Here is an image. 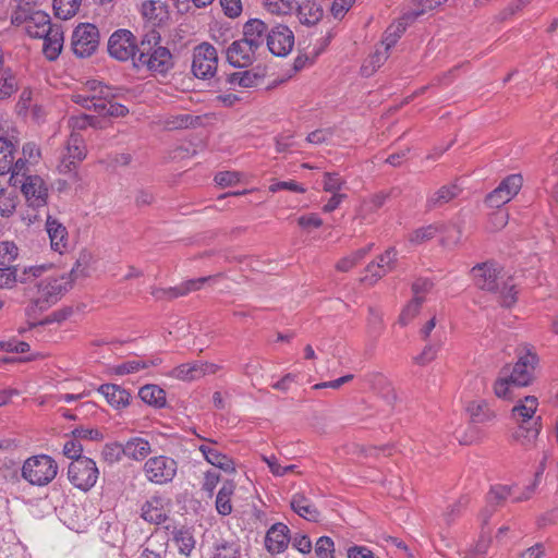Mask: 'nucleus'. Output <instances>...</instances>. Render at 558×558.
Masks as SVG:
<instances>
[{"instance_id":"obj_1","label":"nucleus","mask_w":558,"mask_h":558,"mask_svg":"<svg viewBox=\"0 0 558 558\" xmlns=\"http://www.w3.org/2000/svg\"><path fill=\"white\" fill-rule=\"evenodd\" d=\"M47 265H35L25 269L27 279L33 278V283L27 289V298L31 308L34 311H47L59 302L71 289L70 275L60 272L47 274Z\"/></svg>"},{"instance_id":"obj_2","label":"nucleus","mask_w":558,"mask_h":558,"mask_svg":"<svg viewBox=\"0 0 558 558\" xmlns=\"http://www.w3.org/2000/svg\"><path fill=\"white\" fill-rule=\"evenodd\" d=\"M111 88L97 80H88L72 95V100L85 109H94L101 116L124 117L125 106L111 100Z\"/></svg>"},{"instance_id":"obj_3","label":"nucleus","mask_w":558,"mask_h":558,"mask_svg":"<svg viewBox=\"0 0 558 558\" xmlns=\"http://www.w3.org/2000/svg\"><path fill=\"white\" fill-rule=\"evenodd\" d=\"M159 32L145 34L142 39V64L153 76L166 75L173 66V57L167 47L159 46Z\"/></svg>"},{"instance_id":"obj_4","label":"nucleus","mask_w":558,"mask_h":558,"mask_svg":"<svg viewBox=\"0 0 558 558\" xmlns=\"http://www.w3.org/2000/svg\"><path fill=\"white\" fill-rule=\"evenodd\" d=\"M58 469V463L50 456L36 454L24 461L21 476L28 484L43 487L56 478Z\"/></svg>"},{"instance_id":"obj_5","label":"nucleus","mask_w":558,"mask_h":558,"mask_svg":"<svg viewBox=\"0 0 558 558\" xmlns=\"http://www.w3.org/2000/svg\"><path fill=\"white\" fill-rule=\"evenodd\" d=\"M137 37L126 28L114 31L108 39L109 56L120 62L131 61L135 64V57L138 51Z\"/></svg>"},{"instance_id":"obj_6","label":"nucleus","mask_w":558,"mask_h":558,"mask_svg":"<svg viewBox=\"0 0 558 558\" xmlns=\"http://www.w3.org/2000/svg\"><path fill=\"white\" fill-rule=\"evenodd\" d=\"M99 476L96 462L87 457L78 458L72 461L68 468L69 481L83 492L89 490L95 486Z\"/></svg>"},{"instance_id":"obj_7","label":"nucleus","mask_w":558,"mask_h":558,"mask_svg":"<svg viewBox=\"0 0 558 558\" xmlns=\"http://www.w3.org/2000/svg\"><path fill=\"white\" fill-rule=\"evenodd\" d=\"M218 68L216 48L209 43H202L193 49L192 72L202 80L213 77Z\"/></svg>"},{"instance_id":"obj_8","label":"nucleus","mask_w":558,"mask_h":558,"mask_svg":"<svg viewBox=\"0 0 558 558\" xmlns=\"http://www.w3.org/2000/svg\"><path fill=\"white\" fill-rule=\"evenodd\" d=\"M86 156L87 148L84 138L80 133L71 132L58 165L59 172L63 174L75 172Z\"/></svg>"},{"instance_id":"obj_9","label":"nucleus","mask_w":558,"mask_h":558,"mask_svg":"<svg viewBox=\"0 0 558 558\" xmlns=\"http://www.w3.org/2000/svg\"><path fill=\"white\" fill-rule=\"evenodd\" d=\"M99 31L94 24L82 23L72 34V50L78 58L90 57L98 48Z\"/></svg>"},{"instance_id":"obj_10","label":"nucleus","mask_w":558,"mask_h":558,"mask_svg":"<svg viewBox=\"0 0 558 558\" xmlns=\"http://www.w3.org/2000/svg\"><path fill=\"white\" fill-rule=\"evenodd\" d=\"M177 461L166 456L149 458L144 464V472L147 480L158 485L172 482L177 475Z\"/></svg>"},{"instance_id":"obj_11","label":"nucleus","mask_w":558,"mask_h":558,"mask_svg":"<svg viewBox=\"0 0 558 558\" xmlns=\"http://www.w3.org/2000/svg\"><path fill=\"white\" fill-rule=\"evenodd\" d=\"M523 178L521 174H510L506 177L499 185L490 192L486 202L490 207L499 208L509 203L521 190Z\"/></svg>"},{"instance_id":"obj_12","label":"nucleus","mask_w":558,"mask_h":558,"mask_svg":"<svg viewBox=\"0 0 558 558\" xmlns=\"http://www.w3.org/2000/svg\"><path fill=\"white\" fill-rule=\"evenodd\" d=\"M19 185L29 207L38 209L47 205L49 192L41 177L37 174L26 177Z\"/></svg>"},{"instance_id":"obj_13","label":"nucleus","mask_w":558,"mask_h":558,"mask_svg":"<svg viewBox=\"0 0 558 558\" xmlns=\"http://www.w3.org/2000/svg\"><path fill=\"white\" fill-rule=\"evenodd\" d=\"M475 284L487 291L499 290V284L506 279L502 269L494 263H484L472 268Z\"/></svg>"},{"instance_id":"obj_14","label":"nucleus","mask_w":558,"mask_h":558,"mask_svg":"<svg viewBox=\"0 0 558 558\" xmlns=\"http://www.w3.org/2000/svg\"><path fill=\"white\" fill-rule=\"evenodd\" d=\"M294 46V34L286 25L278 24L267 34V47L277 57L288 56Z\"/></svg>"},{"instance_id":"obj_15","label":"nucleus","mask_w":558,"mask_h":558,"mask_svg":"<svg viewBox=\"0 0 558 558\" xmlns=\"http://www.w3.org/2000/svg\"><path fill=\"white\" fill-rule=\"evenodd\" d=\"M537 362L538 359L536 354L530 350H525L524 353H521L519 355L518 362L512 368L506 367L512 383L520 387L527 386L532 381L533 372Z\"/></svg>"},{"instance_id":"obj_16","label":"nucleus","mask_w":558,"mask_h":558,"mask_svg":"<svg viewBox=\"0 0 558 558\" xmlns=\"http://www.w3.org/2000/svg\"><path fill=\"white\" fill-rule=\"evenodd\" d=\"M220 367L217 364L203 362V361H194L189 363H183L177 367H174L170 372V376L183 380V381H192L197 380L206 375H213L218 372Z\"/></svg>"},{"instance_id":"obj_17","label":"nucleus","mask_w":558,"mask_h":558,"mask_svg":"<svg viewBox=\"0 0 558 558\" xmlns=\"http://www.w3.org/2000/svg\"><path fill=\"white\" fill-rule=\"evenodd\" d=\"M198 450L209 464L228 473L235 471L233 460L218 448V442L216 440L203 438V442L198 446Z\"/></svg>"},{"instance_id":"obj_18","label":"nucleus","mask_w":558,"mask_h":558,"mask_svg":"<svg viewBox=\"0 0 558 558\" xmlns=\"http://www.w3.org/2000/svg\"><path fill=\"white\" fill-rule=\"evenodd\" d=\"M142 19L144 27L151 28L150 33H153L167 23L169 12L163 2L149 0L142 3Z\"/></svg>"},{"instance_id":"obj_19","label":"nucleus","mask_w":558,"mask_h":558,"mask_svg":"<svg viewBox=\"0 0 558 558\" xmlns=\"http://www.w3.org/2000/svg\"><path fill=\"white\" fill-rule=\"evenodd\" d=\"M257 49L243 41L242 39L234 40L227 48V60L234 68H246L251 65L255 59Z\"/></svg>"},{"instance_id":"obj_20","label":"nucleus","mask_w":558,"mask_h":558,"mask_svg":"<svg viewBox=\"0 0 558 558\" xmlns=\"http://www.w3.org/2000/svg\"><path fill=\"white\" fill-rule=\"evenodd\" d=\"M290 530L281 522L274 523L266 533L265 548L271 555L283 553L290 543Z\"/></svg>"},{"instance_id":"obj_21","label":"nucleus","mask_w":558,"mask_h":558,"mask_svg":"<svg viewBox=\"0 0 558 558\" xmlns=\"http://www.w3.org/2000/svg\"><path fill=\"white\" fill-rule=\"evenodd\" d=\"M465 410L474 424L493 425L498 417L494 404L485 399L470 401Z\"/></svg>"},{"instance_id":"obj_22","label":"nucleus","mask_w":558,"mask_h":558,"mask_svg":"<svg viewBox=\"0 0 558 558\" xmlns=\"http://www.w3.org/2000/svg\"><path fill=\"white\" fill-rule=\"evenodd\" d=\"M396 255L397 254L393 248L387 250L378 257L377 262H373L367 265L366 275L361 280L369 284L375 283L393 268Z\"/></svg>"},{"instance_id":"obj_23","label":"nucleus","mask_w":558,"mask_h":558,"mask_svg":"<svg viewBox=\"0 0 558 558\" xmlns=\"http://www.w3.org/2000/svg\"><path fill=\"white\" fill-rule=\"evenodd\" d=\"M46 231L50 240V246L53 252L63 254L69 248V233L66 228L57 219L48 216L46 221Z\"/></svg>"},{"instance_id":"obj_24","label":"nucleus","mask_w":558,"mask_h":558,"mask_svg":"<svg viewBox=\"0 0 558 558\" xmlns=\"http://www.w3.org/2000/svg\"><path fill=\"white\" fill-rule=\"evenodd\" d=\"M268 32L267 25L262 20L252 19L244 24L241 39L258 50L264 41H267Z\"/></svg>"},{"instance_id":"obj_25","label":"nucleus","mask_w":558,"mask_h":558,"mask_svg":"<svg viewBox=\"0 0 558 558\" xmlns=\"http://www.w3.org/2000/svg\"><path fill=\"white\" fill-rule=\"evenodd\" d=\"M538 407L537 398L526 396L512 408L511 416L518 424H532Z\"/></svg>"},{"instance_id":"obj_26","label":"nucleus","mask_w":558,"mask_h":558,"mask_svg":"<svg viewBox=\"0 0 558 558\" xmlns=\"http://www.w3.org/2000/svg\"><path fill=\"white\" fill-rule=\"evenodd\" d=\"M58 25H52L50 16L44 11H33L28 17V25L25 32L32 38H43Z\"/></svg>"},{"instance_id":"obj_27","label":"nucleus","mask_w":558,"mask_h":558,"mask_svg":"<svg viewBox=\"0 0 558 558\" xmlns=\"http://www.w3.org/2000/svg\"><path fill=\"white\" fill-rule=\"evenodd\" d=\"M387 195L384 193L374 194L364 198L356 209L355 218L362 223H371L374 221V215L385 204Z\"/></svg>"},{"instance_id":"obj_28","label":"nucleus","mask_w":558,"mask_h":558,"mask_svg":"<svg viewBox=\"0 0 558 558\" xmlns=\"http://www.w3.org/2000/svg\"><path fill=\"white\" fill-rule=\"evenodd\" d=\"M533 494V487L527 486L520 494L513 492L512 486L508 485H495L490 488L488 494V500L490 502L500 504L501 501L511 498L514 502H520L531 498Z\"/></svg>"},{"instance_id":"obj_29","label":"nucleus","mask_w":558,"mask_h":558,"mask_svg":"<svg viewBox=\"0 0 558 558\" xmlns=\"http://www.w3.org/2000/svg\"><path fill=\"white\" fill-rule=\"evenodd\" d=\"M210 558H243L240 541L234 536L217 539L213 544Z\"/></svg>"},{"instance_id":"obj_30","label":"nucleus","mask_w":558,"mask_h":558,"mask_svg":"<svg viewBox=\"0 0 558 558\" xmlns=\"http://www.w3.org/2000/svg\"><path fill=\"white\" fill-rule=\"evenodd\" d=\"M290 504L292 510L301 518L312 522H317L319 520L320 512L304 494H294Z\"/></svg>"},{"instance_id":"obj_31","label":"nucleus","mask_w":558,"mask_h":558,"mask_svg":"<svg viewBox=\"0 0 558 558\" xmlns=\"http://www.w3.org/2000/svg\"><path fill=\"white\" fill-rule=\"evenodd\" d=\"M43 39V52L45 57L50 61L56 60L60 56L63 47V32L61 27H54L49 34L44 36Z\"/></svg>"},{"instance_id":"obj_32","label":"nucleus","mask_w":558,"mask_h":558,"mask_svg":"<svg viewBox=\"0 0 558 558\" xmlns=\"http://www.w3.org/2000/svg\"><path fill=\"white\" fill-rule=\"evenodd\" d=\"M294 11H296L299 21L304 25H315L323 16L322 8L313 0H304L300 4L296 3Z\"/></svg>"},{"instance_id":"obj_33","label":"nucleus","mask_w":558,"mask_h":558,"mask_svg":"<svg viewBox=\"0 0 558 558\" xmlns=\"http://www.w3.org/2000/svg\"><path fill=\"white\" fill-rule=\"evenodd\" d=\"M234 492L235 484L233 481L223 482L222 486L218 490L215 501L216 510L220 515L226 517L232 512L233 507L231 498L234 495Z\"/></svg>"},{"instance_id":"obj_34","label":"nucleus","mask_w":558,"mask_h":558,"mask_svg":"<svg viewBox=\"0 0 558 558\" xmlns=\"http://www.w3.org/2000/svg\"><path fill=\"white\" fill-rule=\"evenodd\" d=\"M539 421L541 417H536L532 424H519L513 433L514 440L526 448L533 446L541 432Z\"/></svg>"},{"instance_id":"obj_35","label":"nucleus","mask_w":558,"mask_h":558,"mask_svg":"<svg viewBox=\"0 0 558 558\" xmlns=\"http://www.w3.org/2000/svg\"><path fill=\"white\" fill-rule=\"evenodd\" d=\"M98 391L106 398L107 402L114 408L129 404L130 393L118 385L105 384L98 388Z\"/></svg>"},{"instance_id":"obj_36","label":"nucleus","mask_w":558,"mask_h":558,"mask_svg":"<svg viewBox=\"0 0 558 558\" xmlns=\"http://www.w3.org/2000/svg\"><path fill=\"white\" fill-rule=\"evenodd\" d=\"M460 192L457 184L444 185L427 197L426 206L428 208L442 206L456 198Z\"/></svg>"},{"instance_id":"obj_37","label":"nucleus","mask_w":558,"mask_h":558,"mask_svg":"<svg viewBox=\"0 0 558 558\" xmlns=\"http://www.w3.org/2000/svg\"><path fill=\"white\" fill-rule=\"evenodd\" d=\"M142 402H145L155 409L165 408L167 404L166 391L158 385H144L142 386Z\"/></svg>"},{"instance_id":"obj_38","label":"nucleus","mask_w":558,"mask_h":558,"mask_svg":"<svg viewBox=\"0 0 558 558\" xmlns=\"http://www.w3.org/2000/svg\"><path fill=\"white\" fill-rule=\"evenodd\" d=\"M220 277L221 275H215L187 280L180 284L179 287H175L170 290L171 298L182 296L192 291L199 290L207 282L216 283Z\"/></svg>"},{"instance_id":"obj_39","label":"nucleus","mask_w":558,"mask_h":558,"mask_svg":"<svg viewBox=\"0 0 558 558\" xmlns=\"http://www.w3.org/2000/svg\"><path fill=\"white\" fill-rule=\"evenodd\" d=\"M373 244H368L364 247H361L342 258H340L336 264V269L341 272H347L355 267L362 259H364L368 253L372 251Z\"/></svg>"},{"instance_id":"obj_40","label":"nucleus","mask_w":558,"mask_h":558,"mask_svg":"<svg viewBox=\"0 0 558 558\" xmlns=\"http://www.w3.org/2000/svg\"><path fill=\"white\" fill-rule=\"evenodd\" d=\"M389 50H386L381 45H379L373 54L363 63L361 70L363 75L369 76L377 69H379L388 59Z\"/></svg>"},{"instance_id":"obj_41","label":"nucleus","mask_w":558,"mask_h":558,"mask_svg":"<svg viewBox=\"0 0 558 558\" xmlns=\"http://www.w3.org/2000/svg\"><path fill=\"white\" fill-rule=\"evenodd\" d=\"M173 542L180 554L190 556L195 548V538L193 533L186 529H180L173 533Z\"/></svg>"},{"instance_id":"obj_42","label":"nucleus","mask_w":558,"mask_h":558,"mask_svg":"<svg viewBox=\"0 0 558 558\" xmlns=\"http://www.w3.org/2000/svg\"><path fill=\"white\" fill-rule=\"evenodd\" d=\"M15 145L0 136V174L9 173L13 167Z\"/></svg>"},{"instance_id":"obj_43","label":"nucleus","mask_w":558,"mask_h":558,"mask_svg":"<svg viewBox=\"0 0 558 558\" xmlns=\"http://www.w3.org/2000/svg\"><path fill=\"white\" fill-rule=\"evenodd\" d=\"M518 386L512 383L508 375V369L502 368L498 378L494 384V392L498 398L510 399L512 397L513 389Z\"/></svg>"},{"instance_id":"obj_44","label":"nucleus","mask_w":558,"mask_h":558,"mask_svg":"<svg viewBox=\"0 0 558 558\" xmlns=\"http://www.w3.org/2000/svg\"><path fill=\"white\" fill-rule=\"evenodd\" d=\"M445 2L447 0H415L414 7L404 12V19L416 20L418 16L438 8Z\"/></svg>"},{"instance_id":"obj_45","label":"nucleus","mask_w":558,"mask_h":558,"mask_svg":"<svg viewBox=\"0 0 558 558\" xmlns=\"http://www.w3.org/2000/svg\"><path fill=\"white\" fill-rule=\"evenodd\" d=\"M82 0H53V10L61 20H69L80 10Z\"/></svg>"},{"instance_id":"obj_46","label":"nucleus","mask_w":558,"mask_h":558,"mask_svg":"<svg viewBox=\"0 0 558 558\" xmlns=\"http://www.w3.org/2000/svg\"><path fill=\"white\" fill-rule=\"evenodd\" d=\"M441 345L442 341L440 339L427 341L422 352L414 357V363L421 366L429 364L437 357Z\"/></svg>"},{"instance_id":"obj_47","label":"nucleus","mask_w":558,"mask_h":558,"mask_svg":"<svg viewBox=\"0 0 558 558\" xmlns=\"http://www.w3.org/2000/svg\"><path fill=\"white\" fill-rule=\"evenodd\" d=\"M92 254L87 251L80 253L75 265L72 267L70 272H62L63 275H70L72 283L78 278L86 277L88 275V268L92 262Z\"/></svg>"},{"instance_id":"obj_48","label":"nucleus","mask_w":558,"mask_h":558,"mask_svg":"<svg viewBox=\"0 0 558 558\" xmlns=\"http://www.w3.org/2000/svg\"><path fill=\"white\" fill-rule=\"evenodd\" d=\"M68 125L71 129V132L75 133H78V131L85 130L88 126L96 129L101 128L98 118L86 113L70 117Z\"/></svg>"},{"instance_id":"obj_49","label":"nucleus","mask_w":558,"mask_h":558,"mask_svg":"<svg viewBox=\"0 0 558 558\" xmlns=\"http://www.w3.org/2000/svg\"><path fill=\"white\" fill-rule=\"evenodd\" d=\"M265 9L276 15H287L294 12L296 8L295 0H264Z\"/></svg>"},{"instance_id":"obj_50","label":"nucleus","mask_w":558,"mask_h":558,"mask_svg":"<svg viewBox=\"0 0 558 558\" xmlns=\"http://www.w3.org/2000/svg\"><path fill=\"white\" fill-rule=\"evenodd\" d=\"M258 80L256 73L250 71L234 72L228 75L227 82L232 86L253 87Z\"/></svg>"},{"instance_id":"obj_51","label":"nucleus","mask_w":558,"mask_h":558,"mask_svg":"<svg viewBox=\"0 0 558 558\" xmlns=\"http://www.w3.org/2000/svg\"><path fill=\"white\" fill-rule=\"evenodd\" d=\"M322 184L325 192L333 194L340 193L347 181L337 172H324Z\"/></svg>"},{"instance_id":"obj_52","label":"nucleus","mask_w":558,"mask_h":558,"mask_svg":"<svg viewBox=\"0 0 558 558\" xmlns=\"http://www.w3.org/2000/svg\"><path fill=\"white\" fill-rule=\"evenodd\" d=\"M17 88V81L10 70H0V99L10 97Z\"/></svg>"},{"instance_id":"obj_53","label":"nucleus","mask_w":558,"mask_h":558,"mask_svg":"<svg viewBox=\"0 0 558 558\" xmlns=\"http://www.w3.org/2000/svg\"><path fill=\"white\" fill-rule=\"evenodd\" d=\"M28 165V161L23 157L19 158L16 161L13 160V167L9 171L11 173L10 183L13 186H17L26 177L31 175L27 174L29 171Z\"/></svg>"},{"instance_id":"obj_54","label":"nucleus","mask_w":558,"mask_h":558,"mask_svg":"<svg viewBox=\"0 0 558 558\" xmlns=\"http://www.w3.org/2000/svg\"><path fill=\"white\" fill-rule=\"evenodd\" d=\"M17 196L14 192L0 189V215L10 217L16 208Z\"/></svg>"},{"instance_id":"obj_55","label":"nucleus","mask_w":558,"mask_h":558,"mask_svg":"<svg viewBox=\"0 0 558 558\" xmlns=\"http://www.w3.org/2000/svg\"><path fill=\"white\" fill-rule=\"evenodd\" d=\"M439 232V227L437 225H428L421 227L416 230H414L409 235V241L413 244H422L434 236Z\"/></svg>"},{"instance_id":"obj_56","label":"nucleus","mask_w":558,"mask_h":558,"mask_svg":"<svg viewBox=\"0 0 558 558\" xmlns=\"http://www.w3.org/2000/svg\"><path fill=\"white\" fill-rule=\"evenodd\" d=\"M500 295V302L504 306H511L515 303L517 290L515 286L512 283L511 279L506 278L500 284L499 290L496 291Z\"/></svg>"},{"instance_id":"obj_57","label":"nucleus","mask_w":558,"mask_h":558,"mask_svg":"<svg viewBox=\"0 0 558 558\" xmlns=\"http://www.w3.org/2000/svg\"><path fill=\"white\" fill-rule=\"evenodd\" d=\"M423 303V301L413 296L412 300L401 311L399 316V324L407 326L418 314Z\"/></svg>"},{"instance_id":"obj_58","label":"nucleus","mask_w":558,"mask_h":558,"mask_svg":"<svg viewBox=\"0 0 558 558\" xmlns=\"http://www.w3.org/2000/svg\"><path fill=\"white\" fill-rule=\"evenodd\" d=\"M17 255L19 250L13 242L0 243V266H12Z\"/></svg>"},{"instance_id":"obj_59","label":"nucleus","mask_w":558,"mask_h":558,"mask_svg":"<svg viewBox=\"0 0 558 558\" xmlns=\"http://www.w3.org/2000/svg\"><path fill=\"white\" fill-rule=\"evenodd\" d=\"M335 544L328 536H322L315 544V555L317 558H335Z\"/></svg>"},{"instance_id":"obj_60","label":"nucleus","mask_w":558,"mask_h":558,"mask_svg":"<svg viewBox=\"0 0 558 558\" xmlns=\"http://www.w3.org/2000/svg\"><path fill=\"white\" fill-rule=\"evenodd\" d=\"M22 155L29 165L35 166L41 158L39 146L34 142H28L23 145Z\"/></svg>"},{"instance_id":"obj_61","label":"nucleus","mask_w":558,"mask_h":558,"mask_svg":"<svg viewBox=\"0 0 558 558\" xmlns=\"http://www.w3.org/2000/svg\"><path fill=\"white\" fill-rule=\"evenodd\" d=\"M298 225L301 229L310 231L323 226V219L315 213L302 215L298 218Z\"/></svg>"},{"instance_id":"obj_62","label":"nucleus","mask_w":558,"mask_h":558,"mask_svg":"<svg viewBox=\"0 0 558 558\" xmlns=\"http://www.w3.org/2000/svg\"><path fill=\"white\" fill-rule=\"evenodd\" d=\"M102 458L109 463H114L121 460L123 456V448L121 444H107L102 449Z\"/></svg>"},{"instance_id":"obj_63","label":"nucleus","mask_w":558,"mask_h":558,"mask_svg":"<svg viewBox=\"0 0 558 558\" xmlns=\"http://www.w3.org/2000/svg\"><path fill=\"white\" fill-rule=\"evenodd\" d=\"M219 482L220 474L216 471L208 470L204 473L202 489L206 492L209 496H211Z\"/></svg>"},{"instance_id":"obj_64","label":"nucleus","mask_w":558,"mask_h":558,"mask_svg":"<svg viewBox=\"0 0 558 558\" xmlns=\"http://www.w3.org/2000/svg\"><path fill=\"white\" fill-rule=\"evenodd\" d=\"M347 558H379L371 548L364 545H353L347 549Z\"/></svg>"}]
</instances>
